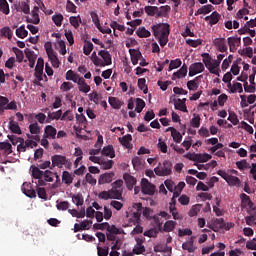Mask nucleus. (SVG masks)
<instances>
[{"label":"nucleus","instance_id":"17","mask_svg":"<svg viewBox=\"0 0 256 256\" xmlns=\"http://www.w3.org/2000/svg\"><path fill=\"white\" fill-rule=\"evenodd\" d=\"M144 11L146 15L149 17H161L163 15L161 12H159V7L157 6H145Z\"/></svg>","mask_w":256,"mask_h":256},{"label":"nucleus","instance_id":"10","mask_svg":"<svg viewBox=\"0 0 256 256\" xmlns=\"http://www.w3.org/2000/svg\"><path fill=\"white\" fill-rule=\"evenodd\" d=\"M142 193L144 195H155V185L145 178L142 179Z\"/></svg>","mask_w":256,"mask_h":256},{"label":"nucleus","instance_id":"3","mask_svg":"<svg viewBox=\"0 0 256 256\" xmlns=\"http://www.w3.org/2000/svg\"><path fill=\"white\" fill-rule=\"evenodd\" d=\"M217 175L222 177V179H224V181H226V183L230 187H241V179H239V177L233 176V175L225 172L224 170H218Z\"/></svg>","mask_w":256,"mask_h":256},{"label":"nucleus","instance_id":"38","mask_svg":"<svg viewBox=\"0 0 256 256\" xmlns=\"http://www.w3.org/2000/svg\"><path fill=\"white\" fill-rule=\"evenodd\" d=\"M201 57L203 58L202 61L205 65L206 69L211 67V65L213 63V58L211 57V55L209 53H202Z\"/></svg>","mask_w":256,"mask_h":256},{"label":"nucleus","instance_id":"5","mask_svg":"<svg viewBox=\"0 0 256 256\" xmlns=\"http://www.w3.org/2000/svg\"><path fill=\"white\" fill-rule=\"evenodd\" d=\"M52 165L50 167L51 170L55 169V167H58V169H63V165H67L69 163V160H67L66 156L63 155H54L51 157Z\"/></svg>","mask_w":256,"mask_h":256},{"label":"nucleus","instance_id":"53","mask_svg":"<svg viewBox=\"0 0 256 256\" xmlns=\"http://www.w3.org/2000/svg\"><path fill=\"white\" fill-rule=\"evenodd\" d=\"M66 11L68 13H77V6L71 0H67Z\"/></svg>","mask_w":256,"mask_h":256},{"label":"nucleus","instance_id":"24","mask_svg":"<svg viewBox=\"0 0 256 256\" xmlns=\"http://www.w3.org/2000/svg\"><path fill=\"white\" fill-rule=\"evenodd\" d=\"M166 131H171V135L175 143H181V141H183V136L181 135V132L177 131V129H175L174 127H169Z\"/></svg>","mask_w":256,"mask_h":256},{"label":"nucleus","instance_id":"33","mask_svg":"<svg viewBox=\"0 0 256 256\" xmlns=\"http://www.w3.org/2000/svg\"><path fill=\"white\" fill-rule=\"evenodd\" d=\"M211 11H213V5H204L200 9H198L197 12H195V17H197V15H207L211 13Z\"/></svg>","mask_w":256,"mask_h":256},{"label":"nucleus","instance_id":"64","mask_svg":"<svg viewBox=\"0 0 256 256\" xmlns=\"http://www.w3.org/2000/svg\"><path fill=\"white\" fill-rule=\"evenodd\" d=\"M97 253H98V256H108L109 247L103 248V247L97 246Z\"/></svg>","mask_w":256,"mask_h":256},{"label":"nucleus","instance_id":"27","mask_svg":"<svg viewBox=\"0 0 256 256\" xmlns=\"http://www.w3.org/2000/svg\"><path fill=\"white\" fill-rule=\"evenodd\" d=\"M101 154L105 155V157H110V159H115V149L113 148V145L105 146L102 149Z\"/></svg>","mask_w":256,"mask_h":256},{"label":"nucleus","instance_id":"40","mask_svg":"<svg viewBox=\"0 0 256 256\" xmlns=\"http://www.w3.org/2000/svg\"><path fill=\"white\" fill-rule=\"evenodd\" d=\"M70 21V25H72V27H74V29H79V25H81L82 20H81V16H71L69 18Z\"/></svg>","mask_w":256,"mask_h":256},{"label":"nucleus","instance_id":"34","mask_svg":"<svg viewBox=\"0 0 256 256\" xmlns=\"http://www.w3.org/2000/svg\"><path fill=\"white\" fill-rule=\"evenodd\" d=\"M73 179H75V175H72L69 171H64L62 173V181L65 185H71L73 183Z\"/></svg>","mask_w":256,"mask_h":256},{"label":"nucleus","instance_id":"63","mask_svg":"<svg viewBox=\"0 0 256 256\" xmlns=\"http://www.w3.org/2000/svg\"><path fill=\"white\" fill-rule=\"evenodd\" d=\"M186 43L190 47H199V45H201L203 43V40H201V39H197V40L187 39Z\"/></svg>","mask_w":256,"mask_h":256},{"label":"nucleus","instance_id":"55","mask_svg":"<svg viewBox=\"0 0 256 256\" xmlns=\"http://www.w3.org/2000/svg\"><path fill=\"white\" fill-rule=\"evenodd\" d=\"M90 16L95 27H97V29H101V22L99 21V15H97L96 12H91Z\"/></svg>","mask_w":256,"mask_h":256},{"label":"nucleus","instance_id":"19","mask_svg":"<svg viewBox=\"0 0 256 256\" xmlns=\"http://www.w3.org/2000/svg\"><path fill=\"white\" fill-rule=\"evenodd\" d=\"M98 55L100 57H102V59H103L102 61L104 63V67L108 66V65H111L113 63L112 58H111V54L109 53V51H107V50H100Z\"/></svg>","mask_w":256,"mask_h":256},{"label":"nucleus","instance_id":"54","mask_svg":"<svg viewBox=\"0 0 256 256\" xmlns=\"http://www.w3.org/2000/svg\"><path fill=\"white\" fill-rule=\"evenodd\" d=\"M8 139L12 143V145H17L18 143H25V139L17 137L15 135H8Z\"/></svg>","mask_w":256,"mask_h":256},{"label":"nucleus","instance_id":"22","mask_svg":"<svg viewBox=\"0 0 256 256\" xmlns=\"http://www.w3.org/2000/svg\"><path fill=\"white\" fill-rule=\"evenodd\" d=\"M63 115V110H58L56 112H49L46 119V123H51V121H59Z\"/></svg>","mask_w":256,"mask_h":256},{"label":"nucleus","instance_id":"41","mask_svg":"<svg viewBox=\"0 0 256 256\" xmlns=\"http://www.w3.org/2000/svg\"><path fill=\"white\" fill-rule=\"evenodd\" d=\"M108 102L111 105L112 109H121V106L123 105V102L115 97H109Z\"/></svg>","mask_w":256,"mask_h":256},{"label":"nucleus","instance_id":"47","mask_svg":"<svg viewBox=\"0 0 256 256\" xmlns=\"http://www.w3.org/2000/svg\"><path fill=\"white\" fill-rule=\"evenodd\" d=\"M29 131L31 135H39L41 133V127H39V124L35 122L29 125Z\"/></svg>","mask_w":256,"mask_h":256},{"label":"nucleus","instance_id":"59","mask_svg":"<svg viewBox=\"0 0 256 256\" xmlns=\"http://www.w3.org/2000/svg\"><path fill=\"white\" fill-rule=\"evenodd\" d=\"M132 165L136 170L141 169V165H143V160L139 156H136L132 159Z\"/></svg>","mask_w":256,"mask_h":256},{"label":"nucleus","instance_id":"18","mask_svg":"<svg viewBox=\"0 0 256 256\" xmlns=\"http://www.w3.org/2000/svg\"><path fill=\"white\" fill-rule=\"evenodd\" d=\"M220 20H221V14H219V12L217 11H214L210 16L205 17V21H209V24L211 26L217 25Z\"/></svg>","mask_w":256,"mask_h":256},{"label":"nucleus","instance_id":"48","mask_svg":"<svg viewBox=\"0 0 256 256\" xmlns=\"http://www.w3.org/2000/svg\"><path fill=\"white\" fill-rule=\"evenodd\" d=\"M0 11L4 13V15H9V3L7 0H0Z\"/></svg>","mask_w":256,"mask_h":256},{"label":"nucleus","instance_id":"21","mask_svg":"<svg viewBox=\"0 0 256 256\" xmlns=\"http://www.w3.org/2000/svg\"><path fill=\"white\" fill-rule=\"evenodd\" d=\"M113 177H115V173L113 172L102 174L98 179V183L99 185H105V183H111V181H113Z\"/></svg>","mask_w":256,"mask_h":256},{"label":"nucleus","instance_id":"37","mask_svg":"<svg viewBox=\"0 0 256 256\" xmlns=\"http://www.w3.org/2000/svg\"><path fill=\"white\" fill-rule=\"evenodd\" d=\"M10 131H12L13 133H15L16 135H21V127H19V123L10 120L9 125H8Z\"/></svg>","mask_w":256,"mask_h":256},{"label":"nucleus","instance_id":"42","mask_svg":"<svg viewBox=\"0 0 256 256\" xmlns=\"http://www.w3.org/2000/svg\"><path fill=\"white\" fill-rule=\"evenodd\" d=\"M147 80L145 78H139L138 79V87L141 91H143L144 95H147L149 92V88L147 87Z\"/></svg>","mask_w":256,"mask_h":256},{"label":"nucleus","instance_id":"44","mask_svg":"<svg viewBox=\"0 0 256 256\" xmlns=\"http://www.w3.org/2000/svg\"><path fill=\"white\" fill-rule=\"evenodd\" d=\"M190 123L194 129H199V127H201V116H199V114H194Z\"/></svg>","mask_w":256,"mask_h":256},{"label":"nucleus","instance_id":"11","mask_svg":"<svg viewBox=\"0 0 256 256\" xmlns=\"http://www.w3.org/2000/svg\"><path fill=\"white\" fill-rule=\"evenodd\" d=\"M209 229H212L215 233L219 231L220 229H223L225 227V219L223 218H216L212 220V223L208 226Z\"/></svg>","mask_w":256,"mask_h":256},{"label":"nucleus","instance_id":"51","mask_svg":"<svg viewBox=\"0 0 256 256\" xmlns=\"http://www.w3.org/2000/svg\"><path fill=\"white\" fill-rule=\"evenodd\" d=\"M181 65H182L181 59L177 58L175 60H171L169 64V71H173V69H179Z\"/></svg>","mask_w":256,"mask_h":256},{"label":"nucleus","instance_id":"23","mask_svg":"<svg viewBox=\"0 0 256 256\" xmlns=\"http://www.w3.org/2000/svg\"><path fill=\"white\" fill-rule=\"evenodd\" d=\"M187 76V65L183 64V66L172 75V81H175V79H181V77Z\"/></svg>","mask_w":256,"mask_h":256},{"label":"nucleus","instance_id":"15","mask_svg":"<svg viewBox=\"0 0 256 256\" xmlns=\"http://www.w3.org/2000/svg\"><path fill=\"white\" fill-rule=\"evenodd\" d=\"M240 199L242 209H253V201H251V198L247 194L242 193Z\"/></svg>","mask_w":256,"mask_h":256},{"label":"nucleus","instance_id":"31","mask_svg":"<svg viewBox=\"0 0 256 256\" xmlns=\"http://www.w3.org/2000/svg\"><path fill=\"white\" fill-rule=\"evenodd\" d=\"M0 151H4V155H11L13 153V146L9 142H0Z\"/></svg>","mask_w":256,"mask_h":256},{"label":"nucleus","instance_id":"12","mask_svg":"<svg viewBox=\"0 0 256 256\" xmlns=\"http://www.w3.org/2000/svg\"><path fill=\"white\" fill-rule=\"evenodd\" d=\"M123 179L126 183L128 191H133V187L137 185V179H135V177L131 176L129 173H124Z\"/></svg>","mask_w":256,"mask_h":256},{"label":"nucleus","instance_id":"52","mask_svg":"<svg viewBox=\"0 0 256 256\" xmlns=\"http://www.w3.org/2000/svg\"><path fill=\"white\" fill-rule=\"evenodd\" d=\"M93 229H96L97 231H107L109 229V222H104V223H95L93 225Z\"/></svg>","mask_w":256,"mask_h":256},{"label":"nucleus","instance_id":"25","mask_svg":"<svg viewBox=\"0 0 256 256\" xmlns=\"http://www.w3.org/2000/svg\"><path fill=\"white\" fill-rule=\"evenodd\" d=\"M210 159H212L211 154H195L193 161H197L198 163H207V161H210Z\"/></svg>","mask_w":256,"mask_h":256},{"label":"nucleus","instance_id":"57","mask_svg":"<svg viewBox=\"0 0 256 256\" xmlns=\"http://www.w3.org/2000/svg\"><path fill=\"white\" fill-rule=\"evenodd\" d=\"M229 89L231 93H235L236 91H238V93H243V85L239 82L234 83Z\"/></svg>","mask_w":256,"mask_h":256},{"label":"nucleus","instance_id":"8","mask_svg":"<svg viewBox=\"0 0 256 256\" xmlns=\"http://www.w3.org/2000/svg\"><path fill=\"white\" fill-rule=\"evenodd\" d=\"M205 71V65L201 62H196L189 67V77H195L198 73H203Z\"/></svg>","mask_w":256,"mask_h":256},{"label":"nucleus","instance_id":"13","mask_svg":"<svg viewBox=\"0 0 256 256\" xmlns=\"http://www.w3.org/2000/svg\"><path fill=\"white\" fill-rule=\"evenodd\" d=\"M213 44L220 53H227V42L225 41V38H216L213 40Z\"/></svg>","mask_w":256,"mask_h":256},{"label":"nucleus","instance_id":"43","mask_svg":"<svg viewBox=\"0 0 256 256\" xmlns=\"http://www.w3.org/2000/svg\"><path fill=\"white\" fill-rule=\"evenodd\" d=\"M72 202L77 205V207H81L83 203H85V200L83 199V194L78 193L76 195H72Z\"/></svg>","mask_w":256,"mask_h":256},{"label":"nucleus","instance_id":"9","mask_svg":"<svg viewBox=\"0 0 256 256\" xmlns=\"http://www.w3.org/2000/svg\"><path fill=\"white\" fill-rule=\"evenodd\" d=\"M21 189H22V193H24L26 197H30V199L37 197V192L35 191V189H33V185H31V183L24 182L22 184Z\"/></svg>","mask_w":256,"mask_h":256},{"label":"nucleus","instance_id":"32","mask_svg":"<svg viewBox=\"0 0 256 256\" xmlns=\"http://www.w3.org/2000/svg\"><path fill=\"white\" fill-rule=\"evenodd\" d=\"M130 55H131V61L133 65H137L139 63V60L141 59V57H143V55L141 54V52L135 50V49H130Z\"/></svg>","mask_w":256,"mask_h":256},{"label":"nucleus","instance_id":"4","mask_svg":"<svg viewBox=\"0 0 256 256\" xmlns=\"http://www.w3.org/2000/svg\"><path fill=\"white\" fill-rule=\"evenodd\" d=\"M45 50L46 54L48 55V59L52 64V67H54V69H59V65H61V62H59V58L57 57L55 50H53V46L51 45V43L48 42L45 44Z\"/></svg>","mask_w":256,"mask_h":256},{"label":"nucleus","instance_id":"50","mask_svg":"<svg viewBox=\"0 0 256 256\" xmlns=\"http://www.w3.org/2000/svg\"><path fill=\"white\" fill-rule=\"evenodd\" d=\"M12 50L16 55V59H17L18 63H22L23 59H25V55L23 54L21 49H19L17 47H13Z\"/></svg>","mask_w":256,"mask_h":256},{"label":"nucleus","instance_id":"36","mask_svg":"<svg viewBox=\"0 0 256 256\" xmlns=\"http://www.w3.org/2000/svg\"><path fill=\"white\" fill-rule=\"evenodd\" d=\"M136 35L140 38V39H145L147 37H151V32L147 29H145V27H139L138 30L136 31Z\"/></svg>","mask_w":256,"mask_h":256},{"label":"nucleus","instance_id":"60","mask_svg":"<svg viewBox=\"0 0 256 256\" xmlns=\"http://www.w3.org/2000/svg\"><path fill=\"white\" fill-rule=\"evenodd\" d=\"M52 21L55 23L56 27H61L63 25V16L61 14L52 16Z\"/></svg>","mask_w":256,"mask_h":256},{"label":"nucleus","instance_id":"29","mask_svg":"<svg viewBox=\"0 0 256 256\" xmlns=\"http://www.w3.org/2000/svg\"><path fill=\"white\" fill-rule=\"evenodd\" d=\"M175 227H177V222L173 220H168L165 222L162 231L165 233H171V231L175 230Z\"/></svg>","mask_w":256,"mask_h":256},{"label":"nucleus","instance_id":"7","mask_svg":"<svg viewBox=\"0 0 256 256\" xmlns=\"http://www.w3.org/2000/svg\"><path fill=\"white\" fill-rule=\"evenodd\" d=\"M66 81H73V83H77L78 87L86 83L85 78L79 76V74L75 73L73 70L66 72Z\"/></svg>","mask_w":256,"mask_h":256},{"label":"nucleus","instance_id":"20","mask_svg":"<svg viewBox=\"0 0 256 256\" xmlns=\"http://www.w3.org/2000/svg\"><path fill=\"white\" fill-rule=\"evenodd\" d=\"M119 141L121 145H123V147H125L126 149H133V145L131 144V142L133 141V136H131V134H127L122 138H119Z\"/></svg>","mask_w":256,"mask_h":256},{"label":"nucleus","instance_id":"16","mask_svg":"<svg viewBox=\"0 0 256 256\" xmlns=\"http://www.w3.org/2000/svg\"><path fill=\"white\" fill-rule=\"evenodd\" d=\"M44 137L47 139H56L57 129L51 125H47L44 128Z\"/></svg>","mask_w":256,"mask_h":256},{"label":"nucleus","instance_id":"45","mask_svg":"<svg viewBox=\"0 0 256 256\" xmlns=\"http://www.w3.org/2000/svg\"><path fill=\"white\" fill-rule=\"evenodd\" d=\"M29 35V32L25 29V26H20L16 29V36L19 37V39H25Z\"/></svg>","mask_w":256,"mask_h":256},{"label":"nucleus","instance_id":"49","mask_svg":"<svg viewBox=\"0 0 256 256\" xmlns=\"http://www.w3.org/2000/svg\"><path fill=\"white\" fill-rule=\"evenodd\" d=\"M143 109H145V100L141 98H136V108H135L136 113H141Z\"/></svg>","mask_w":256,"mask_h":256},{"label":"nucleus","instance_id":"28","mask_svg":"<svg viewBox=\"0 0 256 256\" xmlns=\"http://www.w3.org/2000/svg\"><path fill=\"white\" fill-rule=\"evenodd\" d=\"M109 192L110 199H118L119 201L123 199V189L112 188L109 190Z\"/></svg>","mask_w":256,"mask_h":256},{"label":"nucleus","instance_id":"14","mask_svg":"<svg viewBox=\"0 0 256 256\" xmlns=\"http://www.w3.org/2000/svg\"><path fill=\"white\" fill-rule=\"evenodd\" d=\"M228 45L231 53H235V51H237V47L241 45V37H229Z\"/></svg>","mask_w":256,"mask_h":256},{"label":"nucleus","instance_id":"46","mask_svg":"<svg viewBox=\"0 0 256 256\" xmlns=\"http://www.w3.org/2000/svg\"><path fill=\"white\" fill-rule=\"evenodd\" d=\"M182 249H184V251H188V253H193L195 251L193 249V237H191L189 241L182 244Z\"/></svg>","mask_w":256,"mask_h":256},{"label":"nucleus","instance_id":"26","mask_svg":"<svg viewBox=\"0 0 256 256\" xmlns=\"http://www.w3.org/2000/svg\"><path fill=\"white\" fill-rule=\"evenodd\" d=\"M44 181H46L47 183H53V178L56 177L57 181H59V174H57V172H52L50 170H46L44 172Z\"/></svg>","mask_w":256,"mask_h":256},{"label":"nucleus","instance_id":"2","mask_svg":"<svg viewBox=\"0 0 256 256\" xmlns=\"http://www.w3.org/2000/svg\"><path fill=\"white\" fill-rule=\"evenodd\" d=\"M154 173L158 177H167L173 173V163L169 160H165L163 164L159 163V166L154 168Z\"/></svg>","mask_w":256,"mask_h":256},{"label":"nucleus","instance_id":"1","mask_svg":"<svg viewBox=\"0 0 256 256\" xmlns=\"http://www.w3.org/2000/svg\"><path fill=\"white\" fill-rule=\"evenodd\" d=\"M170 25L168 23H158L152 25V33L155 39H158L160 47H165L169 43V33H171Z\"/></svg>","mask_w":256,"mask_h":256},{"label":"nucleus","instance_id":"56","mask_svg":"<svg viewBox=\"0 0 256 256\" xmlns=\"http://www.w3.org/2000/svg\"><path fill=\"white\" fill-rule=\"evenodd\" d=\"M91 51H93V43L86 41L83 46L84 55H91Z\"/></svg>","mask_w":256,"mask_h":256},{"label":"nucleus","instance_id":"61","mask_svg":"<svg viewBox=\"0 0 256 256\" xmlns=\"http://www.w3.org/2000/svg\"><path fill=\"white\" fill-rule=\"evenodd\" d=\"M157 235H159V231L155 228H152L144 232V237H152L155 239L157 238Z\"/></svg>","mask_w":256,"mask_h":256},{"label":"nucleus","instance_id":"6","mask_svg":"<svg viewBox=\"0 0 256 256\" xmlns=\"http://www.w3.org/2000/svg\"><path fill=\"white\" fill-rule=\"evenodd\" d=\"M44 67L45 61L43 60V58H38L34 72V76L36 77L37 81H43V77L47 80V75H43Z\"/></svg>","mask_w":256,"mask_h":256},{"label":"nucleus","instance_id":"62","mask_svg":"<svg viewBox=\"0 0 256 256\" xmlns=\"http://www.w3.org/2000/svg\"><path fill=\"white\" fill-rule=\"evenodd\" d=\"M113 160H100V165L102 166V169L104 170H108V169H112L113 168Z\"/></svg>","mask_w":256,"mask_h":256},{"label":"nucleus","instance_id":"58","mask_svg":"<svg viewBox=\"0 0 256 256\" xmlns=\"http://www.w3.org/2000/svg\"><path fill=\"white\" fill-rule=\"evenodd\" d=\"M236 166L240 171H243L245 169H249V163L247 162V160H241V161H237L236 162Z\"/></svg>","mask_w":256,"mask_h":256},{"label":"nucleus","instance_id":"35","mask_svg":"<svg viewBox=\"0 0 256 256\" xmlns=\"http://www.w3.org/2000/svg\"><path fill=\"white\" fill-rule=\"evenodd\" d=\"M30 169L32 171V177L34 179H43V175L45 174V172L41 171L39 167L32 165Z\"/></svg>","mask_w":256,"mask_h":256},{"label":"nucleus","instance_id":"39","mask_svg":"<svg viewBox=\"0 0 256 256\" xmlns=\"http://www.w3.org/2000/svg\"><path fill=\"white\" fill-rule=\"evenodd\" d=\"M0 33H1L2 37H6L7 39H9V41H11V39H13V30H11V28L9 26L3 27L0 30Z\"/></svg>","mask_w":256,"mask_h":256},{"label":"nucleus","instance_id":"30","mask_svg":"<svg viewBox=\"0 0 256 256\" xmlns=\"http://www.w3.org/2000/svg\"><path fill=\"white\" fill-rule=\"evenodd\" d=\"M185 101H187V99H178L174 100V107L175 109H178V111H182L183 113H187V105H185Z\"/></svg>","mask_w":256,"mask_h":256}]
</instances>
